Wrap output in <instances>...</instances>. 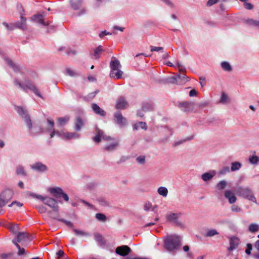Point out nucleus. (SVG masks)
<instances>
[{"instance_id":"obj_40","label":"nucleus","mask_w":259,"mask_h":259,"mask_svg":"<svg viewBox=\"0 0 259 259\" xmlns=\"http://www.w3.org/2000/svg\"><path fill=\"white\" fill-rule=\"evenodd\" d=\"M219 234V232L215 229L208 230L205 235L206 237H212Z\"/></svg>"},{"instance_id":"obj_21","label":"nucleus","mask_w":259,"mask_h":259,"mask_svg":"<svg viewBox=\"0 0 259 259\" xmlns=\"http://www.w3.org/2000/svg\"><path fill=\"white\" fill-rule=\"evenodd\" d=\"M92 107L94 112L102 116H105L106 115V112L101 109L97 104L93 103L92 104Z\"/></svg>"},{"instance_id":"obj_7","label":"nucleus","mask_w":259,"mask_h":259,"mask_svg":"<svg viewBox=\"0 0 259 259\" xmlns=\"http://www.w3.org/2000/svg\"><path fill=\"white\" fill-rule=\"evenodd\" d=\"M36 197L42 200L45 204L50 206L54 211H58V206L55 199L48 197H44L41 195H37Z\"/></svg>"},{"instance_id":"obj_37","label":"nucleus","mask_w":259,"mask_h":259,"mask_svg":"<svg viewBox=\"0 0 259 259\" xmlns=\"http://www.w3.org/2000/svg\"><path fill=\"white\" fill-rule=\"evenodd\" d=\"M227 185V183L226 181L223 180L219 182L217 184V188L219 190H222L226 188Z\"/></svg>"},{"instance_id":"obj_50","label":"nucleus","mask_w":259,"mask_h":259,"mask_svg":"<svg viewBox=\"0 0 259 259\" xmlns=\"http://www.w3.org/2000/svg\"><path fill=\"white\" fill-rule=\"evenodd\" d=\"M152 203L149 202H146L144 205V209L146 211L151 210L152 208Z\"/></svg>"},{"instance_id":"obj_29","label":"nucleus","mask_w":259,"mask_h":259,"mask_svg":"<svg viewBox=\"0 0 259 259\" xmlns=\"http://www.w3.org/2000/svg\"><path fill=\"white\" fill-rule=\"evenodd\" d=\"M157 192L160 195L166 197L168 194V190L165 187H160L157 189Z\"/></svg>"},{"instance_id":"obj_46","label":"nucleus","mask_w":259,"mask_h":259,"mask_svg":"<svg viewBox=\"0 0 259 259\" xmlns=\"http://www.w3.org/2000/svg\"><path fill=\"white\" fill-rule=\"evenodd\" d=\"M247 23L250 25L254 26H259V21L254 20L251 19H248L246 21Z\"/></svg>"},{"instance_id":"obj_41","label":"nucleus","mask_w":259,"mask_h":259,"mask_svg":"<svg viewBox=\"0 0 259 259\" xmlns=\"http://www.w3.org/2000/svg\"><path fill=\"white\" fill-rule=\"evenodd\" d=\"M83 123L80 118H78L75 122V128L77 131L80 130L81 127L83 126Z\"/></svg>"},{"instance_id":"obj_11","label":"nucleus","mask_w":259,"mask_h":259,"mask_svg":"<svg viewBox=\"0 0 259 259\" xmlns=\"http://www.w3.org/2000/svg\"><path fill=\"white\" fill-rule=\"evenodd\" d=\"M178 107L182 111L188 112L192 111L194 109V104L190 102H183L179 103Z\"/></svg>"},{"instance_id":"obj_39","label":"nucleus","mask_w":259,"mask_h":259,"mask_svg":"<svg viewBox=\"0 0 259 259\" xmlns=\"http://www.w3.org/2000/svg\"><path fill=\"white\" fill-rule=\"evenodd\" d=\"M249 161L250 163L256 164L259 162V157L256 155L250 156L249 158Z\"/></svg>"},{"instance_id":"obj_34","label":"nucleus","mask_w":259,"mask_h":259,"mask_svg":"<svg viewBox=\"0 0 259 259\" xmlns=\"http://www.w3.org/2000/svg\"><path fill=\"white\" fill-rule=\"evenodd\" d=\"M12 242L16 245L18 249V255H22L25 254V250L24 248H21L20 245L17 243L15 239H13Z\"/></svg>"},{"instance_id":"obj_15","label":"nucleus","mask_w":259,"mask_h":259,"mask_svg":"<svg viewBox=\"0 0 259 259\" xmlns=\"http://www.w3.org/2000/svg\"><path fill=\"white\" fill-rule=\"evenodd\" d=\"M128 106V104L125 99L123 97H119L116 103V108L117 109H124Z\"/></svg>"},{"instance_id":"obj_2","label":"nucleus","mask_w":259,"mask_h":259,"mask_svg":"<svg viewBox=\"0 0 259 259\" xmlns=\"http://www.w3.org/2000/svg\"><path fill=\"white\" fill-rule=\"evenodd\" d=\"M48 123L51 126V130H53L50 134V137L52 138L54 137L55 135H57L63 139L71 140L72 139H77L79 137V135L76 133H62L58 131H55L53 129L54 122L53 120L51 119H48Z\"/></svg>"},{"instance_id":"obj_14","label":"nucleus","mask_w":259,"mask_h":259,"mask_svg":"<svg viewBox=\"0 0 259 259\" xmlns=\"http://www.w3.org/2000/svg\"><path fill=\"white\" fill-rule=\"evenodd\" d=\"M131 248L127 245H122L116 248L115 252L121 256L127 255L131 252Z\"/></svg>"},{"instance_id":"obj_25","label":"nucleus","mask_w":259,"mask_h":259,"mask_svg":"<svg viewBox=\"0 0 259 259\" xmlns=\"http://www.w3.org/2000/svg\"><path fill=\"white\" fill-rule=\"evenodd\" d=\"M70 120L69 116H65L64 117H59L57 119L59 126H64Z\"/></svg>"},{"instance_id":"obj_47","label":"nucleus","mask_w":259,"mask_h":259,"mask_svg":"<svg viewBox=\"0 0 259 259\" xmlns=\"http://www.w3.org/2000/svg\"><path fill=\"white\" fill-rule=\"evenodd\" d=\"M231 169L228 166H225L223 167L221 170L219 171V174L225 175L230 171Z\"/></svg>"},{"instance_id":"obj_62","label":"nucleus","mask_w":259,"mask_h":259,"mask_svg":"<svg viewBox=\"0 0 259 259\" xmlns=\"http://www.w3.org/2000/svg\"><path fill=\"white\" fill-rule=\"evenodd\" d=\"M98 91H96L93 93H91L90 94H89L88 95V98L89 99H93L95 96L96 95V94L98 93Z\"/></svg>"},{"instance_id":"obj_60","label":"nucleus","mask_w":259,"mask_h":259,"mask_svg":"<svg viewBox=\"0 0 259 259\" xmlns=\"http://www.w3.org/2000/svg\"><path fill=\"white\" fill-rule=\"evenodd\" d=\"M169 82L172 83L179 84V81L177 79V76H173L169 78Z\"/></svg>"},{"instance_id":"obj_6","label":"nucleus","mask_w":259,"mask_h":259,"mask_svg":"<svg viewBox=\"0 0 259 259\" xmlns=\"http://www.w3.org/2000/svg\"><path fill=\"white\" fill-rule=\"evenodd\" d=\"M14 84L15 85H18L25 92H27L28 89L30 90L38 97H41L38 90L36 88L34 83L30 81H26L25 84L23 85L21 82L19 81L17 79H16L14 80Z\"/></svg>"},{"instance_id":"obj_17","label":"nucleus","mask_w":259,"mask_h":259,"mask_svg":"<svg viewBox=\"0 0 259 259\" xmlns=\"http://www.w3.org/2000/svg\"><path fill=\"white\" fill-rule=\"evenodd\" d=\"M31 19L43 26H47L49 24L48 22L44 21V15L42 14L34 15L32 17Z\"/></svg>"},{"instance_id":"obj_44","label":"nucleus","mask_w":259,"mask_h":259,"mask_svg":"<svg viewBox=\"0 0 259 259\" xmlns=\"http://www.w3.org/2000/svg\"><path fill=\"white\" fill-rule=\"evenodd\" d=\"M96 218L102 222H105L106 220V217L105 214L101 213H98L96 214Z\"/></svg>"},{"instance_id":"obj_42","label":"nucleus","mask_w":259,"mask_h":259,"mask_svg":"<svg viewBox=\"0 0 259 259\" xmlns=\"http://www.w3.org/2000/svg\"><path fill=\"white\" fill-rule=\"evenodd\" d=\"M229 100L227 95L224 93H222L220 101V103L222 104H226L229 102Z\"/></svg>"},{"instance_id":"obj_12","label":"nucleus","mask_w":259,"mask_h":259,"mask_svg":"<svg viewBox=\"0 0 259 259\" xmlns=\"http://www.w3.org/2000/svg\"><path fill=\"white\" fill-rule=\"evenodd\" d=\"M17 243H26L29 242L31 239L29 238L28 234L25 232H19L17 235L16 238L15 239Z\"/></svg>"},{"instance_id":"obj_49","label":"nucleus","mask_w":259,"mask_h":259,"mask_svg":"<svg viewBox=\"0 0 259 259\" xmlns=\"http://www.w3.org/2000/svg\"><path fill=\"white\" fill-rule=\"evenodd\" d=\"M66 73L70 76H74L77 75V73L70 68H67L66 69Z\"/></svg>"},{"instance_id":"obj_61","label":"nucleus","mask_w":259,"mask_h":259,"mask_svg":"<svg viewBox=\"0 0 259 259\" xmlns=\"http://www.w3.org/2000/svg\"><path fill=\"white\" fill-rule=\"evenodd\" d=\"M18 229V227L16 225H11L10 226V230L13 233H16Z\"/></svg>"},{"instance_id":"obj_59","label":"nucleus","mask_w":259,"mask_h":259,"mask_svg":"<svg viewBox=\"0 0 259 259\" xmlns=\"http://www.w3.org/2000/svg\"><path fill=\"white\" fill-rule=\"evenodd\" d=\"M252 250V245L251 244L248 243L247 244V248L245 250V252L247 254H250L251 250Z\"/></svg>"},{"instance_id":"obj_56","label":"nucleus","mask_w":259,"mask_h":259,"mask_svg":"<svg viewBox=\"0 0 259 259\" xmlns=\"http://www.w3.org/2000/svg\"><path fill=\"white\" fill-rule=\"evenodd\" d=\"M98 201L101 205L105 206L108 204L107 201L104 198H100L98 199Z\"/></svg>"},{"instance_id":"obj_13","label":"nucleus","mask_w":259,"mask_h":259,"mask_svg":"<svg viewBox=\"0 0 259 259\" xmlns=\"http://www.w3.org/2000/svg\"><path fill=\"white\" fill-rule=\"evenodd\" d=\"M30 166L32 169L40 172H44L48 170L47 165L40 162L31 164Z\"/></svg>"},{"instance_id":"obj_16","label":"nucleus","mask_w":259,"mask_h":259,"mask_svg":"<svg viewBox=\"0 0 259 259\" xmlns=\"http://www.w3.org/2000/svg\"><path fill=\"white\" fill-rule=\"evenodd\" d=\"M20 22H17L14 24H12V25L15 26L17 28L21 29L22 30H25L27 29V24H26V18L23 16V14L21 13V16H20Z\"/></svg>"},{"instance_id":"obj_8","label":"nucleus","mask_w":259,"mask_h":259,"mask_svg":"<svg viewBox=\"0 0 259 259\" xmlns=\"http://www.w3.org/2000/svg\"><path fill=\"white\" fill-rule=\"evenodd\" d=\"M13 193L11 190H6L0 194V207L5 206L12 198Z\"/></svg>"},{"instance_id":"obj_57","label":"nucleus","mask_w":259,"mask_h":259,"mask_svg":"<svg viewBox=\"0 0 259 259\" xmlns=\"http://www.w3.org/2000/svg\"><path fill=\"white\" fill-rule=\"evenodd\" d=\"M150 48H151V52H153V51L158 52L160 51H162L163 50V48L159 47L151 46Z\"/></svg>"},{"instance_id":"obj_1","label":"nucleus","mask_w":259,"mask_h":259,"mask_svg":"<svg viewBox=\"0 0 259 259\" xmlns=\"http://www.w3.org/2000/svg\"><path fill=\"white\" fill-rule=\"evenodd\" d=\"M181 237L176 235L167 236L164 240V248L170 252H174L181 245Z\"/></svg>"},{"instance_id":"obj_48","label":"nucleus","mask_w":259,"mask_h":259,"mask_svg":"<svg viewBox=\"0 0 259 259\" xmlns=\"http://www.w3.org/2000/svg\"><path fill=\"white\" fill-rule=\"evenodd\" d=\"M95 239L96 241L98 242L99 243H102L103 242L102 236L101 234L99 233H95L94 234Z\"/></svg>"},{"instance_id":"obj_33","label":"nucleus","mask_w":259,"mask_h":259,"mask_svg":"<svg viewBox=\"0 0 259 259\" xmlns=\"http://www.w3.org/2000/svg\"><path fill=\"white\" fill-rule=\"evenodd\" d=\"M154 109V105L150 103H145L143 104L142 110L146 112L148 111H151Z\"/></svg>"},{"instance_id":"obj_36","label":"nucleus","mask_w":259,"mask_h":259,"mask_svg":"<svg viewBox=\"0 0 259 259\" xmlns=\"http://www.w3.org/2000/svg\"><path fill=\"white\" fill-rule=\"evenodd\" d=\"M6 61L8 65H9L14 70V71L17 72L20 71V69L18 66L15 65L14 63L12 62L11 60L9 59H6Z\"/></svg>"},{"instance_id":"obj_53","label":"nucleus","mask_w":259,"mask_h":259,"mask_svg":"<svg viewBox=\"0 0 259 259\" xmlns=\"http://www.w3.org/2000/svg\"><path fill=\"white\" fill-rule=\"evenodd\" d=\"M138 162L140 164H144L145 162V157L144 156H140L136 159Z\"/></svg>"},{"instance_id":"obj_4","label":"nucleus","mask_w":259,"mask_h":259,"mask_svg":"<svg viewBox=\"0 0 259 259\" xmlns=\"http://www.w3.org/2000/svg\"><path fill=\"white\" fill-rule=\"evenodd\" d=\"M183 214L182 212H168L165 215V219L166 221L174 225L179 227H183L184 225L182 223L180 219L181 217Z\"/></svg>"},{"instance_id":"obj_10","label":"nucleus","mask_w":259,"mask_h":259,"mask_svg":"<svg viewBox=\"0 0 259 259\" xmlns=\"http://www.w3.org/2000/svg\"><path fill=\"white\" fill-rule=\"evenodd\" d=\"M96 133L97 135L94 138V141L96 143L100 142L101 139L105 141L112 139L110 136L105 135L104 132L98 128L96 129Z\"/></svg>"},{"instance_id":"obj_35","label":"nucleus","mask_w":259,"mask_h":259,"mask_svg":"<svg viewBox=\"0 0 259 259\" xmlns=\"http://www.w3.org/2000/svg\"><path fill=\"white\" fill-rule=\"evenodd\" d=\"M221 66L223 70L227 71H230L232 70V67L230 64L226 61L221 63Z\"/></svg>"},{"instance_id":"obj_22","label":"nucleus","mask_w":259,"mask_h":259,"mask_svg":"<svg viewBox=\"0 0 259 259\" xmlns=\"http://www.w3.org/2000/svg\"><path fill=\"white\" fill-rule=\"evenodd\" d=\"M49 192L56 198L61 197V195L63 192L62 189L59 187L50 188L49 189Z\"/></svg>"},{"instance_id":"obj_63","label":"nucleus","mask_w":259,"mask_h":259,"mask_svg":"<svg viewBox=\"0 0 259 259\" xmlns=\"http://www.w3.org/2000/svg\"><path fill=\"white\" fill-rule=\"evenodd\" d=\"M14 205H16L18 207H21L23 205V204L17 201H14L10 205H9V206L11 207Z\"/></svg>"},{"instance_id":"obj_20","label":"nucleus","mask_w":259,"mask_h":259,"mask_svg":"<svg viewBox=\"0 0 259 259\" xmlns=\"http://www.w3.org/2000/svg\"><path fill=\"white\" fill-rule=\"evenodd\" d=\"M239 243V239L236 237H232L230 239V246L228 250L230 251L236 249Z\"/></svg>"},{"instance_id":"obj_43","label":"nucleus","mask_w":259,"mask_h":259,"mask_svg":"<svg viewBox=\"0 0 259 259\" xmlns=\"http://www.w3.org/2000/svg\"><path fill=\"white\" fill-rule=\"evenodd\" d=\"M102 51V49L101 48V46H99L98 48H97L94 53V56L95 57V59H98L100 57V55Z\"/></svg>"},{"instance_id":"obj_5","label":"nucleus","mask_w":259,"mask_h":259,"mask_svg":"<svg viewBox=\"0 0 259 259\" xmlns=\"http://www.w3.org/2000/svg\"><path fill=\"white\" fill-rule=\"evenodd\" d=\"M237 194L248 200L256 203V200L251 189L248 187H238L236 189Z\"/></svg>"},{"instance_id":"obj_24","label":"nucleus","mask_w":259,"mask_h":259,"mask_svg":"<svg viewBox=\"0 0 259 259\" xmlns=\"http://www.w3.org/2000/svg\"><path fill=\"white\" fill-rule=\"evenodd\" d=\"M111 71H116L120 69L121 65L119 61L117 59H114L110 62Z\"/></svg>"},{"instance_id":"obj_51","label":"nucleus","mask_w":259,"mask_h":259,"mask_svg":"<svg viewBox=\"0 0 259 259\" xmlns=\"http://www.w3.org/2000/svg\"><path fill=\"white\" fill-rule=\"evenodd\" d=\"M231 208L232 211L236 212H239L241 211V208L237 205H233Z\"/></svg>"},{"instance_id":"obj_52","label":"nucleus","mask_w":259,"mask_h":259,"mask_svg":"<svg viewBox=\"0 0 259 259\" xmlns=\"http://www.w3.org/2000/svg\"><path fill=\"white\" fill-rule=\"evenodd\" d=\"M17 10L19 11L20 16H21V13H22L23 14V16H24V10L23 9L22 5L20 4H17Z\"/></svg>"},{"instance_id":"obj_28","label":"nucleus","mask_w":259,"mask_h":259,"mask_svg":"<svg viewBox=\"0 0 259 259\" xmlns=\"http://www.w3.org/2000/svg\"><path fill=\"white\" fill-rule=\"evenodd\" d=\"M119 146V143L118 142H114L111 144L109 145L106 146L105 147V149L108 151H112L117 149V148Z\"/></svg>"},{"instance_id":"obj_3","label":"nucleus","mask_w":259,"mask_h":259,"mask_svg":"<svg viewBox=\"0 0 259 259\" xmlns=\"http://www.w3.org/2000/svg\"><path fill=\"white\" fill-rule=\"evenodd\" d=\"M16 109L18 114L25 119L26 123L31 133L35 134L37 133H40L41 132L40 128L38 127L37 131L36 130V127H32L30 117L27 114V112L25 109L21 107H17Z\"/></svg>"},{"instance_id":"obj_18","label":"nucleus","mask_w":259,"mask_h":259,"mask_svg":"<svg viewBox=\"0 0 259 259\" xmlns=\"http://www.w3.org/2000/svg\"><path fill=\"white\" fill-rule=\"evenodd\" d=\"M224 196L231 204H233L236 201L237 198L234 193L230 190L225 191Z\"/></svg>"},{"instance_id":"obj_23","label":"nucleus","mask_w":259,"mask_h":259,"mask_svg":"<svg viewBox=\"0 0 259 259\" xmlns=\"http://www.w3.org/2000/svg\"><path fill=\"white\" fill-rule=\"evenodd\" d=\"M214 170H211L208 172L204 173L201 176V178L204 181H207L211 179L215 175Z\"/></svg>"},{"instance_id":"obj_19","label":"nucleus","mask_w":259,"mask_h":259,"mask_svg":"<svg viewBox=\"0 0 259 259\" xmlns=\"http://www.w3.org/2000/svg\"><path fill=\"white\" fill-rule=\"evenodd\" d=\"M114 117L116 119L117 124L121 126H124L126 124V119L123 117L120 112H117L114 114Z\"/></svg>"},{"instance_id":"obj_54","label":"nucleus","mask_w":259,"mask_h":259,"mask_svg":"<svg viewBox=\"0 0 259 259\" xmlns=\"http://www.w3.org/2000/svg\"><path fill=\"white\" fill-rule=\"evenodd\" d=\"M73 231L75 233V234L76 235H79V236H84V235H87V233L82 231H80V230H76V229H74L73 230Z\"/></svg>"},{"instance_id":"obj_55","label":"nucleus","mask_w":259,"mask_h":259,"mask_svg":"<svg viewBox=\"0 0 259 259\" xmlns=\"http://www.w3.org/2000/svg\"><path fill=\"white\" fill-rule=\"evenodd\" d=\"M37 210L40 213H43L47 211V208L43 205L38 206Z\"/></svg>"},{"instance_id":"obj_9","label":"nucleus","mask_w":259,"mask_h":259,"mask_svg":"<svg viewBox=\"0 0 259 259\" xmlns=\"http://www.w3.org/2000/svg\"><path fill=\"white\" fill-rule=\"evenodd\" d=\"M177 65L179 69V71L182 73L180 74H178L176 76L177 79L179 81V84H183L189 80V78L185 74L186 72V69L183 68L182 65L180 64L178 62L177 63Z\"/></svg>"},{"instance_id":"obj_30","label":"nucleus","mask_w":259,"mask_h":259,"mask_svg":"<svg viewBox=\"0 0 259 259\" xmlns=\"http://www.w3.org/2000/svg\"><path fill=\"white\" fill-rule=\"evenodd\" d=\"M139 128H141L145 130H147V126L146 123L144 122L140 121L135 124L134 126V130H138Z\"/></svg>"},{"instance_id":"obj_32","label":"nucleus","mask_w":259,"mask_h":259,"mask_svg":"<svg viewBox=\"0 0 259 259\" xmlns=\"http://www.w3.org/2000/svg\"><path fill=\"white\" fill-rule=\"evenodd\" d=\"M242 164L239 162H233L231 163V171H234L239 170L241 167Z\"/></svg>"},{"instance_id":"obj_45","label":"nucleus","mask_w":259,"mask_h":259,"mask_svg":"<svg viewBox=\"0 0 259 259\" xmlns=\"http://www.w3.org/2000/svg\"><path fill=\"white\" fill-rule=\"evenodd\" d=\"M193 136H191V137H189V138H187V139H186L185 140H180L179 141L176 142H175L174 144V146L175 147L177 146H178V145H179L180 144H182L184 143L185 142H186L187 141H189V140H191L193 139Z\"/></svg>"},{"instance_id":"obj_31","label":"nucleus","mask_w":259,"mask_h":259,"mask_svg":"<svg viewBox=\"0 0 259 259\" xmlns=\"http://www.w3.org/2000/svg\"><path fill=\"white\" fill-rule=\"evenodd\" d=\"M71 7L74 10H77L79 8L81 4V0H71Z\"/></svg>"},{"instance_id":"obj_26","label":"nucleus","mask_w":259,"mask_h":259,"mask_svg":"<svg viewBox=\"0 0 259 259\" xmlns=\"http://www.w3.org/2000/svg\"><path fill=\"white\" fill-rule=\"evenodd\" d=\"M122 71L120 70V69L116 70V71H111L110 73V76L112 78H115L116 79H119L121 78L122 75Z\"/></svg>"},{"instance_id":"obj_27","label":"nucleus","mask_w":259,"mask_h":259,"mask_svg":"<svg viewBox=\"0 0 259 259\" xmlns=\"http://www.w3.org/2000/svg\"><path fill=\"white\" fill-rule=\"evenodd\" d=\"M16 172L18 175H22L23 176H26L27 175L24 167L21 165H18L16 166Z\"/></svg>"},{"instance_id":"obj_58","label":"nucleus","mask_w":259,"mask_h":259,"mask_svg":"<svg viewBox=\"0 0 259 259\" xmlns=\"http://www.w3.org/2000/svg\"><path fill=\"white\" fill-rule=\"evenodd\" d=\"M244 7L247 10H252L253 8V6L251 4L247 2L244 3Z\"/></svg>"},{"instance_id":"obj_64","label":"nucleus","mask_w":259,"mask_h":259,"mask_svg":"<svg viewBox=\"0 0 259 259\" xmlns=\"http://www.w3.org/2000/svg\"><path fill=\"white\" fill-rule=\"evenodd\" d=\"M218 2V0H208L207 2V6H211L212 5L216 4Z\"/></svg>"},{"instance_id":"obj_38","label":"nucleus","mask_w":259,"mask_h":259,"mask_svg":"<svg viewBox=\"0 0 259 259\" xmlns=\"http://www.w3.org/2000/svg\"><path fill=\"white\" fill-rule=\"evenodd\" d=\"M258 229H259L258 225L257 224H256L254 223H252V224H250V225L249 226V227H248L249 231L251 233L256 232L258 230Z\"/></svg>"}]
</instances>
